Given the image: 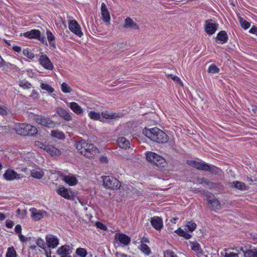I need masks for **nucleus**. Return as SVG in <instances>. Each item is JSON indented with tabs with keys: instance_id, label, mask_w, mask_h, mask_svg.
<instances>
[{
	"instance_id": "1",
	"label": "nucleus",
	"mask_w": 257,
	"mask_h": 257,
	"mask_svg": "<svg viewBox=\"0 0 257 257\" xmlns=\"http://www.w3.org/2000/svg\"><path fill=\"white\" fill-rule=\"evenodd\" d=\"M78 151L87 158H91L99 153L98 149L87 141L81 140L76 143Z\"/></svg>"
},
{
	"instance_id": "2",
	"label": "nucleus",
	"mask_w": 257,
	"mask_h": 257,
	"mask_svg": "<svg viewBox=\"0 0 257 257\" xmlns=\"http://www.w3.org/2000/svg\"><path fill=\"white\" fill-rule=\"evenodd\" d=\"M143 132L147 138L154 142L164 144L168 140V136L157 127L151 128H145Z\"/></svg>"
},
{
	"instance_id": "3",
	"label": "nucleus",
	"mask_w": 257,
	"mask_h": 257,
	"mask_svg": "<svg viewBox=\"0 0 257 257\" xmlns=\"http://www.w3.org/2000/svg\"><path fill=\"white\" fill-rule=\"evenodd\" d=\"M146 157L147 160L149 162L159 167L163 168L167 165V162L165 159H164L162 156L154 152H147Z\"/></svg>"
},
{
	"instance_id": "4",
	"label": "nucleus",
	"mask_w": 257,
	"mask_h": 257,
	"mask_svg": "<svg viewBox=\"0 0 257 257\" xmlns=\"http://www.w3.org/2000/svg\"><path fill=\"white\" fill-rule=\"evenodd\" d=\"M190 166L196 168L198 170L207 171L212 173H215L216 168L211 166L205 163L199 162L196 161H189L187 162Z\"/></svg>"
},
{
	"instance_id": "5",
	"label": "nucleus",
	"mask_w": 257,
	"mask_h": 257,
	"mask_svg": "<svg viewBox=\"0 0 257 257\" xmlns=\"http://www.w3.org/2000/svg\"><path fill=\"white\" fill-rule=\"evenodd\" d=\"M103 182L106 188L112 190H117L119 189L121 186L120 182L116 178L112 177H103Z\"/></svg>"
},
{
	"instance_id": "6",
	"label": "nucleus",
	"mask_w": 257,
	"mask_h": 257,
	"mask_svg": "<svg viewBox=\"0 0 257 257\" xmlns=\"http://www.w3.org/2000/svg\"><path fill=\"white\" fill-rule=\"evenodd\" d=\"M35 144L40 148L46 151L52 156H59L61 154V151L52 145L45 144L39 141L36 142Z\"/></svg>"
},
{
	"instance_id": "7",
	"label": "nucleus",
	"mask_w": 257,
	"mask_h": 257,
	"mask_svg": "<svg viewBox=\"0 0 257 257\" xmlns=\"http://www.w3.org/2000/svg\"><path fill=\"white\" fill-rule=\"evenodd\" d=\"M89 116L93 119L105 122L107 119H112L120 117L117 113H88Z\"/></svg>"
},
{
	"instance_id": "8",
	"label": "nucleus",
	"mask_w": 257,
	"mask_h": 257,
	"mask_svg": "<svg viewBox=\"0 0 257 257\" xmlns=\"http://www.w3.org/2000/svg\"><path fill=\"white\" fill-rule=\"evenodd\" d=\"M39 64L44 69L48 70H52L54 69V65L49 58L43 53L38 59Z\"/></svg>"
},
{
	"instance_id": "9",
	"label": "nucleus",
	"mask_w": 257,
	"mask_h": 257,
	"mask_svg": "<svg viewBox=\"0 0 257 257\" xmlns=\"http://www.w3.org/2000/svg\"><path fill=\"white\" fill-rule=\"evenodd\" d=\"M34 119L38 124L44 126L53 128L55 126V123L49 117H41L36 115Z\"/></svg>"
},
{
	"instance_id": "10",
	"label": "nucleus",
	"mask_w": 257,
	"mask_h": 257,
	"mask_svg": "<svg viewBox=\"0 0 257 257\" xmlns=\"http://www.w3.org/2000/svg\"><path fill=\"white\" fill-rule=\"evenodd\" d=\"M68 28L71 32L77 36L81 37L83 36V34L81 31V27L76 21H70L68 23Z\"/></svg>"
},
{
	"instance_id": "11",
	"label": "nucleus",
	"mask_w": 257,
	"mask_h": 257,
	"mask_svg": "<svg viewBox=\"0 0 257 257\" xmlns=\"http://www.w3.org/2000/svg\"><path fill=\"white\" fill-rule=\"evenodd\" d=\"M218 24L213 22L212 20L205 21L204 28L205 32L209 35L214 34L218 29Z\"/></svg>"
},
{
	"instance_id": "12",
	"label": "nucleus",
	"mask_w": 257,
	"mask_h": 257,
	"mask_svg": "<svg viewBox=\"0 0 257 257\" xmlns=\"http://www.w3.org/2000/svg\"><path fill=\"white\" fill-rule=\"evenodd\" d=\"M4 178L8 181L13 180L15 179H20L22 178L21 174H18L13 170L8 169L4 174Z\"/></svg>"
},
{
	"instance_id": "13",
	"label": "nucleus",
	"mask_w": 257,
	"mask_h": 257,
	"mask_svg": "<svg viewBox=\"0 0 257 257\" xmlns=\"http://www.w3.org/2000/svg\"><path fill=\"white\" fill-rule=\"evenodd\" d=\"M114 238L124 245H127L131 242V238L123 233H116L114 235Z\"/></svg>"
},
{
	"instance_id": "14",
	"label": "nucleus",
	"mask_w": 257,
	"mask_h": 257,
	"mask_svg": "<svg viewBox=\"0 0 257 257\" xmlns=\"http://www.w3.org/2000/svg\"><path fill=\"white\" fill-rule=\"evenodd\" d=\"M150 222L152 226L157 230H161L163 226V220L158 216L151 217Z\"/></svg>"
},
{
	"instance_id": "15",
	"label": "nucleus",
	"mask_w": 257,
	"mask_h": 257,
	"mask_svg": "<svg viewBox=\"0 0 257 257\" xmlns=\"http://www.w3.org/2000/svg\"><path fill=\"white\" fill-rule=\"evenodd\" d=\"M46 240L49 248H54L59 244V240L57 238L51 234L47 235L46 237Z\"/></svg>"
},
{
	"instance_id": "16",
	"label": "nucleus",
	"mask_w": 257,
	"mask_h": 257,
	"mask_svg": "<svg viewBox=\"0 0 257 257\" xmlns=\"http://www.w3.org/2000/svg\"><path fill=\"white\" fill-rule=\"evenodd\" d=\"M101 14L102 20L105 23H109L110 20L109 13L106 5L102 3L101 5Z\"/></svg>"
},
{
	"instance_id": "17",
	"label": "nucleus",
	"mask_w": 257,
	"mask_h": 257,
	"mask_svg": "<svg viewBox=\"0 0 257 257\" xmlns=\"http://www.w3.org/2000/svg\"><path fill=\"white\" fill-rule=\"evenodd\" d=\"M41 32L39 30L33 29L24 33V36L29 39H37L40 37Z\"/></svg>"
},
{
	"instance_id": "18",
	"label": "nucleus",
	"mask_w": 257,
	"mask_h": 257,
	"mask_svg": "<svg viewBox=\"0 0 257 257\" xmlns=\"http://www.w3.org/2000/svg\"><path fill=\"white\" fill-rule=\"evenodd\" d=\"M57 252L60 255H70L72 251L69 245H64L58 248Z\"/></svg>"
},
{
	"instance_id": "19",
	"label": "nucleus",
	"mask_w": 257,
	"mask_h": 257,
	"mask_svg": "<svg viewBox=\"0 0 257 257\" xmlns=\"http://www.w3.org/2000/svg\"><path fill=\"white\" fill-rule=\"evenodd\" d=\"M31 213V217L35 221L40 220L43 217V214L41 211L37 210L35 208H32L30 209Z\"/></svg>"
},
{
	"instance_id": "20",
	"label": "nucleus",
	"mask_w": 257,
	"mask_h": 257,
	"mask_svg": "<svg viewBox=\"0 0 257 257\" xmlns=\"http://www.w3.org/2000/svg\"><path fill=\"white\" fill-rule=\"evenodd\" d=\"M57 192L59 195L67 199H71L73 197V196L71 194V192L69 193L68 190L64 187L58 189Z\"/></svg>"
},
{
	"instance_id": "21",
	"label": "nucleus",
	"mask_w": 257,
	"mask_h": 257,
	"mask_svg": "<svg viewBox=\"0 0 257 257\" xmlns=\"http://www.w3.org/2000/svg\"><path fill=\"white\" fill-rule=\"evenodd\" d=\"M123 27L125 29H131L134 30H138L139 29L138 25L135 23L130 18H126L125 19Z\"/></svg>"
},
{
	"instance_id": "22",
	"label": "nucleus",
	"mask_w": 257,
	"mask_h": 257,
	"mask_svg": "<svg viewBox=\"0 0 257 257\" xmlns=\"http://www.w3.org/2000/svg\"><path fill=\"white\" fill-rule=\"evenodd\" d=\"M27 124L20 123L16 126L15 130L16 133L20 135L27 136Z\"/></svg>"
},
{
	"instance_id": "23",
	"label": "nucleus",
	"mask_w": 257,
	"mask_h": 257,
	"mask_svg": "<svg viewBox=\"0 0 257 257\" xmlns=\"http://www.w3.org/2000/svg\"><path fill=\"white\" fill-rule=\"evenodd\" d=\"M116 143L120 148L126 149L130 147L129 141L124 137L118 138L116 140Z\"/></svg>"
},
{
	"instance_id": "24",
	"label": "nucleus",
	"mask_w": 257,
	"mask_h": 257,
	"mask_svg": "<svg viewBox=\"0 0 257 257\" xmlns=\"http://www.w3.org/2000/svg\"><path fill=\"white\" fill-rule=\"evenodd\" d=\"M231 187L241 191L246 190L248 188L245 183L238 181H233L231 183Z\"/></svg>"
},
{
	"instance_id": "25",
	"label": "nucleus",
	"mask_w": 257,
	"mask_h": 257,
	"mask_svg": "<svg viewBox=\"0 0 257 257\" xmlns=\"http://www.w3.org/2000/svg\"><path fill=\"white\" fill-rule=\"evenodd\" d=\"M216 39L219 41L221 44L226 43L228 39L226 32L224 31L219 32L217 35Z\"/></svg>"
},
{
	"instance_id": "26",
	"label": "nucleus",
	"mask_w": 257,
	"mask_h": 257,
	"mask_svg": "<svg viewBox=\"0 0 257 257\" xmlns=\"http://www.w3.org/2000/svg\"><path fill=\"white\" fill-rule=\"evenodd\" d=\"M239 250L243 253L244 257H257V249L255 248L245 251L241 247H239Z\"/></svg>"
},
{
	"instance_id": "27",
	"label": "nucleus",
	"mask_w": 257,
	"mask_h": 257,
	"mask_svg": "<svg viewBox=\"0 0 257 257\" xmlns=\"http://www.w3.org/2000/svg\"><path fill=\"white\" fill-rule=\"evenodd\" d=\"M46 35H47V39H48L49 43V45L50 46V47L55 48H56V43H55V36L49 30L47 31Z\"/></svg>"
},
{
	"instance_id": "28",
	"label": "nucleus",
	"mask_w": 257,
	"mask_h": 257,
	"mask_svg": "<svg viewBox=\"0 0 257 257\" xmlns=\"http://www.w3.org/2000/svg\"><path fill=\"white\" fill-rule=\"evenodd\" d=\"M63 180L70 186L75 185L77 184V179L74 176L66 175L63 176Z\"/></svg>"
},
{
	"instance_id": "29",
	"label": "nucleus",
	"mask_w": 257,
	"mask_h": 257,
	"mask_svg": "<svg viewBox=\"0 0 257 257\" xmlns=\"http://www.w3.org/2000/svg\"><path fill=\"white\" fill-rule=\"evenodd\" d=\"M31 172L32 176L37 179H41L44 175V172L40 168L33 169Z\"/></svg>"
},
{
	"instance_id": "30",
	"label": "nucleus",
	"mask_w": 257,
	"mask_h": 257,
	"mask_svg": "<svg viewBox=\"0 0 257 257\" xmlns=\"http://www.w3.org/2000/svg\"><path fill=\"white\" fill-rule=\"evenodd\" d=\"M51 135L53 138L59 140H64L65 138L64 134L58 130H52L51 132Z\"/></svg>"
},
{
	"instance_id": "31",
	"label": "nucleus",
	"mask_w": 257,
	"mask_h": 257,
	"mask_svg": "<svg viewBox=\"0 0 257 257\" xmlns=\"http://www.w3.org/2000/svg\"><path fill=\"white\" fill-rule=\"evenodd\" d=\"M69 106L74 112H82L83 111L82 109L76 102H70Z\"/></svg>"
},
{
	"instance_id": "32",
	"label": "nucleus",
	"mask_w": 257,
	"mask_h": 257,
	"mask_svg": "<svg viewBox=\"0 0 257 257\" xmlns=\"http://www.w3.org/2000/svg\"><path fill=\"white\" fill-rule=\"evenodd\" d=\"M40 87L42 90L46 91L49 93H52L54 91V89L51 85L43 82L40 83Z\"/></svg>"
},
{
	"instance_id": "33",
	"label": "nucleus",
	"mask_w": 257,
	"mask_h": 257,
	"mask_svg": "<svg viewBox=\"0 0 257 257\" xmlns=\"http://www.w3.org/2000/svg\"><path fill=\"white\" fill-rule=\"evenodd\" d=\"M27 136H34L37 134L38 131L36 127L30 124H27Z\"/></svg>"
},
{
	"instance_id": "34",
	"label": "nucleus",
	"mask_w": 257,
	"mask_h": 257,
	"mask_svg": "<svg viewBox=\"0 0 257 257\" xmlns=\"http://www.w3.org/2000/svg\"><path fill=\"white\" fill-rule=\"evenodd\" d=\"M179 235L184 237L186 239H189L191 235L188 233L186 231H184L181 228H179L175 231Z\"/></svg>"
},
{
	"instance_id": "35",
	"label": "nucleus",
	"mask_w": 257,
	"mask_h": 257,
	"mask_svg": "<svg viewBox=\"0 0 257 257\" xmlns=\"http://www.w3.org/2000/svg\"><path fill=\"white\" fill-rule=\"evenodd\" d=\"M139 248L146 255H149L151 253V249L146 244L142 243Z\"/></svg>"
},
{
	"instance_id": "36",
	"label": "nucleus",
	"mask_w": 257,
	"mask_h": 257,
	"mask_svg": "<svg viewBox=\"0 0 257 257\" xmlns=\"http://www.w3.org/2000/svg\"><path fill=\"white\" fill-rule=\"evenodd\" d=\"M23 54L25 56L30 59H33L35 57L34 54L32 52L31 49L28 48L24 49Z\"/></svg>"
},
{
	"instance_id": "37",
	"label": "nucleus",
	"mask_w": 257,
	"mask_h": 257,
	"mask_svg": "<svg viewBox=\"0 0 257 257\" xmlns=\"http://www.w3.org/2000/svg\"><path fill=\"white\" fill-rule=\"evenodd\" d=\"M238 19L239 23L243 29L246 30L250 27V25L249 22L245 21L244 19H243L240 17H239Z\"/></svg>"
},
{
	"instance_id": "38",
	"label": "nucleus",
	"mask_w": 257,
	"mask_h": 257,
	"mask_svg": "<svg viewBox=\"0 0 257 257\" xmlns=\"http://www.w3.org/2000/svg\"><path fill=\"white\" fill-rule=\"evenodd\" d=\"M6 257H17V253L14 247H9L6 253Z\"/></svg>"
},
{
	"instance_id": "39",
	"label": "nucleus",
	"mask_w": 257,
	"mask_h": 257,
	"mask_svg": "<svg viewBox=\"0 0 257 257\" xmlns=\"http://www.w3.org/2000/svg\"><path fill=\"white\" fill-rule=\"evenodd\" d=\"M76 253L80 257H86L87 252L86 249L79 247L76 250Z\"/></svg>"
},
{
	"instance_id": "40",
	"label": "nucleus",
	"mask_w": 257,
	"mask_h": 257,
	"mask_svg": "<svg viewBox=\"0 0 257 257\" xmlns=\"http://www.w3.org/2000/svg\"><path fill=\"white\" fill-rule=\"evenodd\" d=\"M61 90L64 93H70L72 88L66 83L63 82L61 85Z\"/></svg>"
},
{
	"instance_id": "41",
	"label": "nucleus",
	"mask_w": 257,
	"mask_h": 257,
	"mask_svg": "<svg viewBox=\"0 0 257 257\" xmlns=\"http://www.w3.org/2000/svg\"><path fill=\"white\" fill-rule=\"evenodd\" d=\"M191 249L197 252H201V249L199 244L196 242H193L191 243Z\"/></svg>"
},
{
	"instance_id": "42",
	"label": "nucleus",
	"mask_w": 257,
	"mask_h": 257,
	"mask_svg": "<svg viewBox=\"0 0 257 257\" xmlns=\"http://www.w3.org/2000/svg\"><path fill=\"white\" fill-rule=\"evenodd\" d=\"M188 229L190 231H194L197 226L196 224L192 221H188L186 225Z\"/></svg>"
},
{
	"instance_id": "43",
	"label": "nucleus",
	"mask_w": 257,
	"mask_h": 257,
	"mask_svg": "<svg viewBox=\"0 0 257 257\" xmlns=\"http://www.w3.org/2000/svg\"><path fill=\"white\" fill-rule=\"evenodd\" d=\"M219 69L214 64H211L208 68V72L212 74L217 73Z\"/></svg>"
},
{
	"instance_id": "44",
	"label": "nucleus",
	"mask_w": 257,
	"mask_h": 257,
	"mask_svg": "<svg viewBox=\"0 0 257 257\" xmlns=\"http://www.w3.org/2000/svg\"><path fill=\"white\" fill-rule=\"evenodd\" d=\"M214 209H219L220 208V203L219 201L215 199L212 202L209 204Z\"/></svg>"
},
{
	"instance_id": "45",
	"label": "nucleus",
	"mask_w": 257,
	"mask_h": 257,
	"mask_svg": "<svg viewBox=\"0 0 257 257\" xmlns=\"http://www.w3.org/2000/svg\"><path fill=\"white\" fill-rule=\"evenodd\" d=\"M206 200L207 201L208 203L209 204L210 203L212 202V201L216 199L215 196L210 193H206Z\"/></svg>"
},
{
	"instance_id": "46",
	"label": "nucleus",
	"mask_w": 257,
	"mask_h": 257,
	"mask_svg": "<svg viewBox=\"0 0 257 257\" xmlns=\"http://www.w3.org/2000/svg\"><path fill=\"white\" fill-rule=\"evenodd\" d=\"M19 85L23 89H29L32 87V84L28 81L21 82Z\"/></svg>"
},
{
	"instance_id": "47",
	"label": "nucleus",
	"mask_w": 257,
	"mask_h": 257,
	"mask_svg": "<svg viewBox=\"0 0 257 257\" xmlns=\"http://www.w3.org/2000/svg\"><path fill=\"white\" fill-rule=\"evenodd\" d=\"M36 244L37 245L41 247V248L44 249L45 248V245L44 242V240L42 239L40 237H39L36 240Z\"/></svg>"
},
{
	"instance_id": "48",
	"label": "nucleus",
	"mask_w": 257,
	"mask_h": 257,
	"mask_svg": "<svg viewBox=\"0 0 257 257\" xmlns=\"http://www.w3.org/2000/svg\"><path fill=\"white\" fill-rule=\"evenodd\" d=\"M95 225L98 228H99L101 230H105V231L107 230V226L100 222H98V221L96 222L95 223Z\"/></svg>"
},
{
	"instance_id": "49",
	"label": "nucleus",
	"mask_w": 257,
	"mask_h": 257,
	"mask_svg": "<svg viewBox=\"0 0 257 257\" xmlns=\"http://www.w3.org/2000/svg\"><path fill=\"white\" fill-rule=\"evenodd\" d=\"M170 77H171V78L174 81H176L178 83H179L180 85L182 86L183 85V83L181 81V80L180 79V78H179L178 77L176 76H174V75H170Z\"/></svg>"
},
{
	"instance_id": "50",
	"label": "nucleus",
	"mask_w": 257,
	"mask_h": 257,
	"mask_svg": "<svg viewBox=\"0 0 257 257\" xmlns=\"http://www.w3.org/2000/svg\"><path fill=\"white\" fill-rule=\"evenodd\" d=\"M204 185H205L206 186L209 187V188H211V187H213L214 186V184L209 181L207 179H204V182H203V184Z\"/></svg>"
},
{
	"instance_id": "51",
	"label": "nucleus",
	"mask_w": 257,
	"mask_h": 257,
	"mask_svg": "<svg viewBox=\"0 0 257 257\" xmlns=\"http://www.w3.org/2000/svg\"><path fill=\"white\" fill-rule=\"evenodd\" d=\"M39 94L36 90H33L30 97H32L34 99H37L39 98Z\"/></svg>"
},
{
	"instance_id": "52",
	"label": "nucleus",
	"mask_w": 257,
	"mask_h": 257,
	"mask_svg": "<svg viewBox=\"0 0 257 257\" xmlns=\"http://www.w3.org/2000/svg\"><path fill=\"white\" fill-rule=\"evenodd\" d=\"M60 116L63 118L65 120L68 121L71 119L70 113H60Z\"/></svg>"
},
{
	"instance_id": "53",
	"label": "nucleus",
	"mask_w": 257,
	"mask_h": 257,
	"mask_svg": "<svg viewBox=\"0 0 257 257\" xmlns=\"http://www.w3.org/2000/svg\"><path fill=\"white\" fill-rule=\"evenodd\" d=\"M8 111H9V109L7 105L5 104L0 105V112H7Z\"/></svg>"
},
{
	"instance_id": "54",
	"label": "nucleus",
	"mask_w": 257,
	"mask_h": 257,
	"mask_svg": "<svg viewBox=\"0 0 257 257\" xmlns=\"http://www.w3.org/2000/svg\"><path fill=\"white\" fill-rule=\"evenodd\" d=\"M224 257H238V254L234 252L225 253Z\"/></svg>"
},
{
	"instance_id": "55",
	"label": "nucleus",
	"mask_w": 257,
	"mask_h": 257,
	"mask_svg": "<svg viewBox=\"0 0 257 257\" xmlns=\"http://www.w3.org/2000/svg\"><path fill=\"white\" fill-rule=\"evenodd\" d=\"M6 225L8 228H11L14 226V223L11 220H7L6 222Z\"/></svg>"
},
{
	"instance_id": "56",
	"label": "nucleus",
	"mask_w": 257,
	"mask_h": 257,
	"mask_svg": "<svg viewBox=\"0 0 257 257\" xmlns=\"http://www.w3.org/2000/svg\"><path fill=\"white\" fill-rule=\"evenodd\" d=\"M173 254V251L167 250L164 251V257H170Z\"/></svg>"
},
{
	"instance_id": "57",
	"label": "nucleus",
	"mask_w": 257,
	"mask_h": 257,
	"mask_svg": "<svg viewBox=\"0 0 257 257\" xmlns=\"http://www.w3.org/2000/svg\"><path fill=\"white\" fill-rule=\"evenodd\" d=\"M21 230H22V227H21V226L20 225V224H18L16 226L15 228V232L18 234V233H21Z\"/></svg>"
},
{
	"instance_id": "58",
	"label": "nucleus",
	"mask_w": 257,
	"mask_h": 257,
	"mask_svg": "<svg viewBox=\"0 0 257 257\" xmlns=\"http://www.w3.org/2000/svg\"><path fill=\"white\" fill-rule=\"evenodd\" d=\"M8 132V128L6 126H0V133L5 134Z\"/></svg>"
},
{
	"instance_id": "59",
	"label": "nucleus",
	"mask_w": 257,
	"mask_h": 257,
	"mask_svg": "<svg viewBox=\"0 0 257 257\" xmlns=\"http://www.w3.org/2000/svg\"><path fill=\"white\" fill-rule=\"evenodd\" d=\"M37 39H38L43 44L47 45V41L44 36H41L40 35V37L38 38Z\"/></svg>"
},
{
	"instance_id": "60",
	"label": "nucleus",
	"mask_w": 257,
	"mask_h": 257,
	"mask_svg": "<svg viewBox=\"0 0 257 257\" xmlns=\"http://www.w3.org/2000/svg\"><path fill=\"white\" fill-rule=\"evenodd\" d=\"M13 50L16 52H18V53H20L22 51V49L19 46H14L13 47Z\"/></svg>"
},
{
	"instance_id": "61",
	"label": "nucleus",
	"mask_w": 257,
	"mask_h": 257,
	"mask_svg": "<svg viewBox=\"0 0 257 257\" xmlns=\"http://www.w3.org/2000/svg\"><path fill=\"white\" fill-rule=\"evenodd\" d=\"M249 33H250L251 34H254L257 35V27H252L249 30Z\"/></svg>"
},
{
	"instance_id": "62",
	"label": "nucleus",
	"mask_w": 257,
	"mask_h": 257,
	"mask_svg": "<svg viewBox=\"0 0 257 257\" xmlns=\"http://www.w3.org/2000/svg\"><path fill=\"white\" fill-rule=\"evenodd\" d=\"M204 179L205 178H197V182L199 184H203V182H204Z\"/></svg>"
},
{
	"instance_id": "63",
	"label": "nucleus",
	"mask_w": 257,
	"mask_h": 257,
	"mask_svg": "<svg viewBox=\"0 0 257 257\" xmlns=\"http://www.w3.org/2000/svg\"><path fill=\"white\" fill-rule=\"evenodd\" d=\"M100 161L101 163H106L107 162V158L106 157H101L100 158Z\"/></svg>"
},
{
	"instance_id": "64",
	"label": "nucleus",
	"mask_w": 257,
	"mask_h": 257,
	"mask_svg": "<svg viewBox=\"0 0 257 257\" xmlns=\"http://www.w3.org/2000/svg\"><path fill=\"white\" fill-rule=\"evenodd\" d=\"M18 236H19V237L20 240L21 241H22V242L24 241V240H25V237H24V235H23L22 234V233H18Z\"/></svg>"
}]
</instances>
